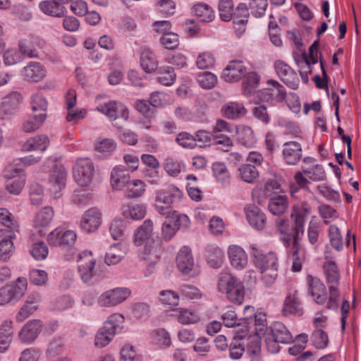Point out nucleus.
I'll use <instances>...</instances> for the list:
<instances>
[{"instance_id": "f257e3e1", "label": "nucleus", "mask_w": 361, "mask_h": 361, "mask_svg": "<svg viewBox=\"0 0 361 361\" xmlns=\"http://www.w3.org/2000/svg\"><path fill=\"white\" fill-rule=\"evenodd\" d=\"M310 213V207L306 202L295 204L293 207L290 218L293 221L291 226L287 224L283 219H279L276 221L278 231L282 235L281 240L286 246L290 245L293 240V271H299L302 268V261L305 259V255L300 250L299 240L304 233V224L305 220Z\"/></svg>"}, {"instance_id": "f03ea898", "label": "nucleus", "mask_w": 361, "mask_h": 361, "mask_svg": "<svg viewBox=\"0 0 361 361\" xmlns=\"http://www.w3.org/2000/svg\"><path fill=\"white\" fill-rule=\"evenodd\" d=\"M252 255L256 266L260 269L262 280L269 286L274 283L278 276V259L275 253L263 255L260 250L253 247Z\"/></svg>"}, {"instance_id": "7ed1b4c3", "label": "nucleus", "mask_w": 361, "mask_h": 361, "mask_svg": "<svg viewBox=\"0 0 361 361\" xmlns=\"http://www.w3.org/2000/svg\"><path fill=\"white\" fill-rule=\"evenodd\" d=\"M218 289L223 293H226V297L231 302L241 305L245 298L244 286L231 274L224 272L220 274L218 281Z\"/></svg>"}, {"instance_id": "20e7f679", "label": "nucleus", "mask_w": 361, "mask_h": 361, "mask_svg": "<svg viewBox=\"0 0 361 361\" xmlns=\"http://www.w3.org/2000/svg\"><path fill=\"white\" fill-rule=\"evenodd\" d=\"M323 267L326 282L329 284V297L327 308L329 310H336L338 307V299L340 295L338 290L340 280L339 271L336 263L332 261L325 262Z\"/></svg>"}, {"instance_id": "39448f33", "label": "nucleus", "mask_w": 361, "mask_h": 361, "mask_svg": "<svg viewBox=\"0 0 361 361\" xmlns=\"http://www.w3.org/2000/svg\"><path fill=\"white\" fill-rule=\"evenodd\" d=\"M27 279L18 277L11 284L6 285L0 288V305L15 303L20 300L27 290Z\"/></svg>"}, {"instance_id": "423d86ee", "label": "nucleus", "mask_w": 361, "mask_h": 361, "mask_svg": "<svg viewBox=\"0 0 361 361\" xmlns=\"http://www.w3.org/2000/svg\"><path fill=\"white\" fill-rule=\"evenodd\" d=\"M124 317L121 314H114L109 317L103 326L97 331L94 338V345L98 348H103L108 345L114 337L117 324L123 322Z\"/></svg>"}, {"instance_id": "0eeeda50", "label": "nucleus", "mask_w": 361, "mask_h": 361, "mask_svg": "<svg viewBox=\"0 0 361 361\" xmlns=\"http://www.w3.org/2000/svg\"><path fill=\"white\" fill-rule=\"evenodd\" d=\"M94 172V164L89 158L78 159L73 169V178L80 186H86L91 183Z\"/></svg>"}, {"instance_id": "6e6552de", "label": "nucleus", "mask_w": 361, "mask_h": 361, "mask_svg": "<svg viewBox=\"0 0 361 361\" xmlns=\"http://www.w3.org/2000/svg\"><path fill=\"white\" fill-rule=\"evenodd\" d=\"M4 173L7 178L6 190L11 194L18 195L25 183V177L23 174L22 169L16 167L14 164H9L6 166Z\"/></svg>"}, {"instance_id": "1a4fd4ad", "label": "nucleus", "mask_w": 361, "mask_h": 361, "mask_svg": "<svg viewBox=\"0 0 361 361\" xmlns=\"http://www.w3.org/2000/svg\"><path fill=\"white\" fill-rule=\"evenodd\" d=\"M67 179V171L61 164H56L50 171L49 188L51 193L57 197L59 192L65 188Z\"/></svg>"}, {"instance_id": "9d476101", "label": "nucleus", "mask_w": 361, "mask_h": 361, "mask_svg": "<svg viewBox=\"0 0 361 361\" xmlns=\"http://www.w3.org/2000/svg\"><path fill=\"white\" fill-rule=\"evenodd\" d=\"M76 233L71 230L56 228L47 237V241L51 246H60L63 248L72 247L76 240Z\"/></svg>"}, {"instance_id": "9b49d317", "label": "nucleus", "mask_w": 361, "mask_h": 361, "mask_svg": "<svg viewBox=\"0 0 361 361\" xmlns=\"http://www.w3.org/2000/svg\"><path fill=\"white\" fill-rule=\"evenodd\" d=\"M130 295L126 288H116L103 293L98 298V304L102 307H112L126 300Z\"/></svg>"}, {"instance_id": "f8f14e48", "label": "nucleus", "mask_w": 361, "mask_h": 361, "mask_svg": "<svg viewBox=\"0 0 361 361\" xmlns=\"http://www.w3.org/2000/svg\"><path fill=\"white\" fill-rule=\"evenodd\" d=\"M78 272L84 282H88L93 276L96 262L90 251H84L78 255Z\"/></svg>"}, {"instance_id": "ddd939ff", "label": "nucleus", "mask_w": 361, "mask_h": 361, "mask_svg": "<svg viewBox=\"0 0 361 361\" xmlns=\"http://www.w3.org/2000/svg\"><path fill=\"white\" fill-rule=\"evenodd\" d=\"M274 66L277 75L286 85L293 90L298 89L299 78L293 68L281 61H276Z\"/></svg>"}, {"instance_id": "4468645a", "label": "nucleus", "mask_w": 361, "mask_h": 361, "mask_svg": "<svg viewBox=\"0 0 361 361\" xmlns=\"http://www.w3.org/2000/svg\"><path fill=\"white\" fill-rule=\"evenodd\" d=\"M44 42L35 36H29L18 42L20 53L28 58H37L39 56L38 48H42Z\"/></svg>"}, {"instance_id": "2eb2a0df", "label": "nucleus", "mask_w": 361, "mask_h": 361, "mask_svg": "<svg viewBox=\"0 0 361 361\" xmlns=\"http://www.w3.org/2000/svg\"><path fill=\"white\" fill-rule=\"evenodd\" d=\"M268 87L261 92V97L264 101L274 100L282 102L286 97V92L283 85L276 80H269Z\"/></svg>"}, {"instance_id": "dca6fc26", "label": "nucleus", "mask_w": 361, "mask_h": 361, "mask_svg": "<svg viewBox=\"0 0 361 361\" xmlns=\"http://www.w3.org/2000/svg\"><path fill=\"white\" fill-rule=\"evenodd\" d=\"M102 223V213L97 208L88 209L83 214L80 221L82 230L87 233L95 231Z\"/></svg>"}, {"instance_id": "f3484780", "label": "nucleus", "mask_w": 361, "mask_h": 361, "mask_svg": "<svg viewBox=\"0 0 361 361\" xmlns=\"http://www.w3.org/2000/svg\"><path fill=\"white\" fill-rule=\"evenodd\" d=\"M176 264L180 271L183 274L192 272V276L195 275L194 259L191 250L188 247L184 246L180 250L176 257Z\"/></svg>"}, {"instance_id": "a211bd4d", "label": "nucleus", "mask_w": 361, "mask_h": 361, "mask_svg": "<svg viewBox=\"0 0 361 361\" xmlns=\"http://www.w3.org/2000/svg\"><path fill=\"white\" fill-rule=\"evenodd\" d=\"M46 74L44 66L38 62H30L21 71L23 78L27 82H37L44 79Z\"/></svg>"}, {"instance_id": "6ab92c4d", "label": "nucleus", "mask_w": 361, "mask_h": 361, "mask_svg": "<svg viewBox=\"0 0 361 361\" xmlns=\"http://www.w3.org/2000/svg\"><path fill=\"white\" fill-rule=\"evenodd\" d=\"M49 139L46 135H39L27 139L20 145V150L23 152H44L49 145Z\"/></svg>"}, {"instance_id": "aec40b11", "label": "nucleus", "mask_w": 361, "mask_h": 361, "mask_svg": "<svg viewBox=\"0 0 361 361\" xmlns=\"http://www.w3.org/2000/svg\"><path fill=\"white\" fill-rule=\"evenodd\" d=\"M246 73V68L241 61H232L223 71L222 77L229 82H235L240 80Z\"/></svg>"}, {"instance_id": "412c9836", "label": "nucleus", "mask_w": 361, "mask_h": 361, "mask_svg": "<svg viewBox=\"0 0 361 361\" xmlns=\"http://www.w3.org/2000/svg\"><path fill=\"white\" fill-rule=\"evenodd\" d=\"M156 193V202L168 206L180 200L183 196L182 192L173 185L168 186L166 189L157 190Z\"/></svg>"}, {"instance_id": "4be33fe9", "label": "nucleus", "mask_w": 361, "mask_h": 361, "mask_svg": "<svg viewBox=\"0 0 361 361\" xmlns=\"http://www.w3.org/2000/svg\"><path fill=\"white\" fill-rule=\"evenodd\" d=\"M41 326L39 321L30 320L27 322L19 331L20 341L25 343L33 342L40 333Z\"/></svg>"}, {"instance_id": "5701e85b", "label": "nucleus", "mask_w": 361, "mask_h": 361, "mask_svg": "<svg viewBox=\"0 0 361 361\" xmlns=\"http://www.w3.org/2000/svg\"><path fill=\"white\" fill-rule=\"evenodd\" d=\"M283 157L287 164H297L302 158L300 144L295 141L285 142L283 148Z\"/></svg>"}, {"instance_id": "b1692460", "label": "nucleus", "mask_w": 361, "mask_h": 361, "mask_svg": "<svg viewBox=\"0 0 361 361\" xmlns=\"http://www.w3.org/2000/svg\"><path fill=\"white\" fill-rule=\"evenodd\" d=\"M310 292L314 298L315 302L318 305H324L327 298V292L326 286L322 281L311 275L307 276Z\"/></svg>"}, {"instance_id": "393cba45", "label": "nucleus", "mask_w": 361, "mask_h": 361, "mask_svg": "<svg viewBox=\"0 0 361 361\" xmlns=\"http://www.w3.org/2000/svg\"><path fill=\"white\" fill-rule=\"evenodd\" d=\"M268 334L281 343L288 344L293 341L291 333L283 323L279 322H274L269 327Z\"/></svg>"}, {"instance_id": "a878e982", "label": "nucleus", "mask_w": 361, "mask_h": 361, "mask_svg": "<svg viewBox=\"0 0 361 361\" xmlns=\"http://www.w3.org/2000/svg\"><path fill=\"white\" fill-rule=\"evenodd\" d=\"M247 327L244 326L243 328L238 330L235 335L233 336V341L229 345L230 357L234 360L240 359L244 351V343H240V341L243 340L247 334Z\"/></svg>"}, {"instance_id": "bb28decb", "label": "nucleus", "mask_w": 361, "mask_h": 361, "mask_svg": "<svg viewBox=\"0 0 361 361\" xmlns=\"http://www.w3.org/2000/svg\"><path fill=\"white\" fill-rule=\"evenodd\" d=\"M130 181V174L124 166H118L113 169L111 173V183L114 189L122 190Z\"/></svg>"}, {"instance_id": "cd10ccee", "label": "nucleus", "mask_w": 361, "mask_h": 361, "mask_svg": "<svg viewBox=\"0 0 361 361\" xmlns=\"http://www.w3.org/2000/svg\"><path fill=\"white\" fill-rule=\"evenodd\" d=\"M228 255L231 265L237 269H243L247 264V256L243 248L238 245H231Z\"/></svg>"}, {"instance_id": "c85d7f7f", "label": "nucleus", "mask_w": 361, "mask_h": 361, "mask_svg": "<svg viewBox=\"0 0 361 361\" xmlns=\"http://www.w3.org/2000/svg\"><path fill=\"white\" fill-rule=\"evenodd\" d=\"M249 7L244 4L240 3L236 7L235 11H233V24L236 32L242 34L245 32V26L248 21L249 18Z\"/></svg>"}, {"instance_id": "c756f323", "label": "nucleus", "mask_w": 361, "mask_h": 361, "mask_svg": "<svg viewBox=\"0 0 361 361\" xmlns=\"http://www.w3.org/2000/svg\"><path fill=\"white\" fill-rule=\"evenodd\" d=\"M247 219L253 228L262 230L266 224L265 214L255 205H250L246 209Z\"/></svg>"}, {"instance_id": "7c9ffc66", "label": "nucleus", "mask_w": 361, "mask_h": 361, "mask_svg": "<svg viewBox=\"0 0 361 361\" xmlns=\"http://www.w3.org/2000/svg\"><path fill=\"white\" fill-rule=\"evenodd\" d=\"M300 302L298 298V291L293 290L286 295L283 307V314L288 315L291 314H301L302 309L300 307Z\"/></svg>"}, {"instance_id": "2f4dec72", "label": "nucleus", "mask_w": 361, "mask_h": 361, "mask_svg": "<svg viewBox=\"0 0 361 361\" xmlns=\"http://www.w3.org/2000/svg\"><path fill=\"white\" fill-rule=\"evenodd\" d=\"M13 334V322L5 320L0 326V353L6 352L12 341Z\"/></svg>"}, {"instance_id": "473e14b6", "label": "nucleus", "mask_w": 361, "mask_h": 361, "mask_svg": "<svg viewBox=\"0 0 361 361\" xmlns=\"http://www.w3.org/2000/svg\"><path fill=\"white\" fill-rule=\"evenodd\" d=\"M38 300L39 296L37 295L32 294L27 296L25 304L16 314V320L21 322L32 314L37 309V303Z\"/></svg>"}, {"instance_id": "72a5a7b5", "label": "nucleus", "mask_w": 361, "mask_h": 361, "mask_svg": "<svg viewBox=\"0 0 361 361\" xmlns=\"http://www.w3.org/2000/svg\"><path fill=\"white\" fill-rule=\"evenodd\" d=\"M224 324L227 327H235L242 324V321H245L246 324H249L252 321V317L246 316L243 319H238L233 307H227L226 311L221 315Z\"/></svg>"}, {"instance_id": "f704fd0d", "label": "nucleus", "mask_w": 361, "mask_h": 361, "mask_svg": "<svg viewBox=\"0 0 361 361\" xmlns=\"http://www.w3.org/2000/svg\"><path fill=\"white\" fill-rule=\"evenodd\" d=\"M22 97L19 92H13L3 98L1 111L5 115H11L18 107Z\"/></svg>"}, {"instance_id": "c9c22d12", "label": "nucleus", "mask_w": 361, "mask_h": 361, "mask_svg": "<svg viewBox=\"0 0 361 361\" xmlns=\"http://www.w3.org/2000/svg\"><path fill=\"white\" fill-rule=\"evenodd\" d=\"M123 216L126 219L140 220L146 214V207L144 204L130 203L122 207Z\"/></svg>"}, {"instance_id": "e433bc0d", "label": "nucleus", "mask_w": 361, "mask_h": 361, "mask_svg": "<svg viewBox=\"0 0 361 361\" xmlns=\"http://www.w3.org/2000/svg\"><path fill=\"white\" fill-rule=\"evenodd\" d=\"M222 111L225 117L230 119H238L243 117L247 110L242 103L231 102L226 104Z\"/></svg>"}, {"instance_id": "4c0bfd02", "label": "nucleus", "mask_w": 361, "mask_h": 361, "mask_svg": "<svg viewBox=\"0 0 361 361\" xmlns=\"http://www.w3.org/2000/svg\"><path fill=\"white\" fill-rule=\"evenodd\" d=\"M153 223L150 219L145 220L135 232L134 241L137 245H140L149 239L152 235Z\"/></svg>"}, {"instance_id": "58836bf2", "label": "nucleus", "mask_w": 361, "mask_h": 361, "mask_svg": "<svg viewBox=\"0 0 361 361\" xmlns=\"http://www.w3.org/2000/svg\"><path fill=\"white\" fill-rule=\"evenodd\" d=\"M126 254V248L120 243L111 245L105 255V262L108 265L118 263Z\"/></svg>"}, {"instance_id": "ea45409f", "label": "nucleus", "mask_w": 361, "mask_h": 361, "mask_svg": "<svg viewBox=\"0 0 361 361\" xmlns=\"http://www.w3.org/2000/svg\"><path fill=\"white\" fill-rule=\"evenodd\" d=\"M39 8L43 13L54 17H61L65 12V7L56 0L44 1L40 3Z\"/></svg>"}, {"instance_id": "a19ab883", "label": "nucleus", "mask_w": 361, "mask_h": 361, "mask_svg": "<svg viewBox=\"0 0 361 361\" xmlns=\"http://www.w3.org/2000/svg\"><path fill=\"white\" fill-rule=\"evenodd\" d=\"M304 175L303 170L296 172L294 175V181L290 182L289 185L290 194L293 197L298 198L297 193L300 189L307 190L309 189L310 181Z\"/></svg>"}, {"instance_id": "79ce46f5", "label": "nucleus", "mask_w": 361, "mask_h": 361, "mask_svg": "<svg viewBox=\"0 0 361 361\" xmlns=\"http://www.w3.org/2000/svg\"><path fill=\"white\" fill-rule=\"evenodd\" d=\"M288 205L286 195H278L270 199L268 208L271 214L276 216L283 214Z\"/></svg>"}, {"instance_id": "37998d69", "label": "nucleus", "mask_w": 361, "mask_h": 361, "mask_svg": "<svg viewBox=\"0 0 361 361\" xmlns=\"http://www.w3.org/2000/svg\"><path fill=\"white\" fill-rule=\"evenodd\" d=\"M193 11L197 18L203 22H212L215 18L213 8L204 3L194 4Z\"/></svg>"}, {"instance_id": "c03bdc74", "label": "nucleus", "mask_w": 361, "mask_h": 361, "mask_svg": "<svg viewBox=\"0 0 361 361\" xmlns=\"http://www.w3.org/2000/svg\"><path fill=\"white\" fill-rule=\"evenodd\" d=\"M0 223L8 228L11 238L16 237V232H18V225L11 219V214L8 209L0 208Z\"/></svg>"}, {"instance_id": "a18cd8bd", "label": "nucleus", "mask_w": 361, "mask_h": 361, "mask_svg": "<svg viewBox=\"0 0 361 361\" xmlns=\"http://www.w3.org/2000/svg\"><path fill=\"white\" fill-rule=\"evenodd\" d=\"M140 65L147 73H152L157 70L158 62L154 54L149 49L142 51L140 57Z\"/></svg>"}, {"instance_id": "49530a36", "label": "nucleus", "mask_w": 361, "mask_h": 361, "mask_svg": "<svg viewBox=\"0 0 361 361\" xmlns=\"http://www.w3.org/2000/svg\"><path fill=\"white\" fill-rule=\"evenodd\" d=\"M54 210L50 207H44L35 216L34 226L36 228H44L51 221L54 216Z\"/></svg>"}, {"instance_id": "de8ad7c7", "label": "nucleus", "mask_w": 361, "mask_h": 361, "mask_svg": "<svg viewBox=\"0 0 361 361\" xmlns=\"http://www.w3.org/2000/svg\"><path fill=\"white\" fill-rule=\"evenodd\" d=\"M240 178L248 183H254L259 178V171L252 164H243L238 169Z\"/></svg>"}, {"instance_id": "09e8293b", "label": "nucleus", "mask_w": 361, "mask_h": 361, "mask_svg": "<svg viewBox=\"0 0 361 361\" xmlns=\"http://www.w3.org/2000/svg\"><path fill=\"white\" fill-rule=\"evenodd\" d=\"M206 257L208 264L211 267L216 268L222 264L224 253L219 247L209 246L206 250Z\"/></svg>"}, {"instance_id": "8fccbe9b", "label": "nucleus", "mask_w": 361, "mask_h": 361, "mask_svg": "<svg viewBox=\"0 0 361 361\" xmlns=\"http://www.w3.org/2000/svg\"><path fill=\"white\" fill-rule=\"evenodd\" d=\"M142 260L147 261L149 264H154L159 258V248L157 245L146 244L143 252L140 255Z\"/></svg>"}, {"instance_id": "3c124183", "label": "nucleus", "mask_w": 361, "mask_h": 361, "mask_svg": "<svg viewBox=\"0 0 361 361\" xmlns=\"http://www.w3.org/2000/svg\"><path fill=\"white\" fill-rule=\"evenodd\" d=\"M46 118L45 113H39L35 114L32 117L28 118L23 124V130L25 133H32L39 129Z\"/></svg>"}, {"instance_id": "603ef678", "label": "nucleus", "mask_w": 361, "mask_h": 361, "mask_svg": "<svg viewBox=\"0 0 361 361\" xmlns=\"http://www.w3.org/2000/svg\"><path fill=\"white\" fill-rule=\"evenodd\" d=\"M310 340L317 349H324L329 343V336L322 329H315L311 334Z\"/></svg>"}, {"instance_id": "864d4df0", "label": "nucleus", "mask_w": 361, "mask_h": 361, "mask_svg": "<svg viewBox=\"0 0 361 361\" xmlns=\"http://www.w3.org/2000/svg\"><path fill=\"white\" fill-rule=\"evenodd\" d=\"M145 183L138 179L130 181L126 186L127 191L126 197L127 198H135L140 197L145 191Z\"/></svg>"}, {"instance_id": "5fc2aeb1", "label": "nucleus", "mask_w": 361, "mask_h": 361, "mask_svg": "<svg viewBox=\"0 0 361 361\" xmlns=\"http://www.w3.org/2000/svg\"><path fill=\"white\" fill-rule=\"evenodd\" d=\"M220 18L225 22L230 21L233 14V2L232 0H220L219 3Z\"/></svg>"}, {"instance_id": "6e6d98bb", "label": "nucleus", "mask_w": 361, "mask_h": 361, "mask_svg": "<svg viewBox=\"0 0 361 361\" xmlns=\"http://www.w3.org/2000/svg\"><path fill=\"white\" fill-rule=\"evenodd\" d=\"M329 235L331 246L337 251L343 249V240L338 228L335 225L330 226Z\"/></svg>"}, {"instance_id": "4d7b16f0", "label": "nucleus", "mask_w": 361, "mask_h": 361, "mask_svg": "<svg viewBox=\"0 0 361 361\" xmlns=\"http://www.w3.org/2000/svg\"><path fill=\"white\" fill-rule=\"evenodd\" d=\"M176 231L180 228H187L190 225V219L185 214H180L173 212L171 215L168 216Z\"/></svg>"}, {"instance_id": "13d9d810", "label": "nucleus", "mask_w": 361, "mask_h": 361, "mask_svg": "<svg viewBox=\"0 0 361 361\" xmlns=\"http://www.w3.org/2000/svg\"><path fill=\"white\" fill-rule=\"evenodd\" d=\"M49 252V249L44 242L39 241L33 244L30 254L37 260L44 259Z\"/></svg>"}, {"instance_id": "bf43d9fd", "label": "nucleus", "mask_w": 361, "mask_h": 361, "mask_svg": "<svg viewBox=\"0 0 361 361\" xmlns=\"http://www.w3.org/2000/svg\"><path fill=\"white\" fill-rule=\"evenodd\" d=\"M198 314L188 309H180L178 316V321L183 324H195L199 322Z\"/></svg>"}, {"instance_id": "052dcab7", "label": "nucleus", "mask_w": 361, "mask_h": 361, "mask_svg": "<svg viewBox=\"0 0 361 361\" xmlns=\"http://www.w3.org/2000/svg\"><path fill=\"white\" fill-rule=\"evenodd\" d=\"M97 109L110 118L116 120L118 117L117 113L118 107L115 101H110L103 104H100L97 107Z\"/></svg>"}, {"instance_id": "680f3d73", "label": "nucleus", "mask_w": 361, "mask_h": 361, "mask_svg": "<svg viewBox=\"0 0 361 361\" xmlns=\"http://www.w3.org/2000/svg\"><path fill=\"white\" fill-rule=\"evenodd\" d=\"M303 173L309 178L314 181L323 180L326 178V173L323 167L319 164H316L312 168L304 169Z\"/></svg>"}, {"instance_id": "e2e57ef3", "label": "nucleus", "mask_w": 361, "mask_h": 361, "mask_svg": "<svg viewBox=\"0 0 361 361\" xmlns=\"http://www.w3.org/2000/svg\"><path fill=\"white\" fill-rule=\"evenodd\" d=\"M116 145L112 139H99L94 144V149L98 152L109 154L116 149Z\"/></svg>"}, {"instance_id": "0e129e2a", "label": "nucleus", "mask_w": 361, "mask_h": 361, "mask_svg": "<svg viewBox=\"0 0 361 361\" xmlns=\"http://www.w3.org/2000/svg\"><path fill=\"white\" fill-rule=\"evenodd\" d=\"M212 171L219 181L226 183L229 179V173L226 165L221 162H216L212 165Z\"/></svg>"}, {"instance_id": "69168bd1", "label": "nucleus", "mask_w": 361, "mask_h": 361, "mask_svg": "<svg viewBox=\"0 0 361 361\" xmlns=\"http://www.w3.org/2000/svg\"><path fill=\"white\" fill-rule=\"evenodd\" d=\"M267 0H249V8L253 16L262 17L267 8Z\"/></svg>"}, {"instance_id": "338daca9", "label": "nucleus", "mask_w": 361, "mask_h": 361, "mask_svg": "<svg viewBox=\"0 0 361 361\" xmlns=\"http://www.w3.org/2000/svg\"><path fill=\"white\" fill-rule=\"evenodd\" d=\"M198 82L204 89H211L217 82L216 76L210 72H204L198 75Z\"/></svg>"}, {"instance_id": "774afa93", "label": "nucleus", "mask_w": 361, "mask_h": 361, "mask_svg": "<svg viewBox=\"0 0 361 361\" xmlns=\"http://www.w3.org/2000/svg\"><path fill=\"white\" fill-rule=\"evenodd\" d=\"M180 291L183 297H185L189 300H197L202 297V293L200 290L192 285H182L180 286Z\"/></svg>"}]
</instances>
